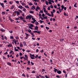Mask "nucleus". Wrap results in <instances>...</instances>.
<instances>
[{"instance_id": "1", "label": "nucleus", "mask_w": 78, "mask_h": 78, "mask_svg": "<svg viewBox=\"0 0 78 78\" xmlns=\"http://www.w3.org/2000/svg\"><path fill=\"white\" fill-rule=\"evenodd\" d=\"M26 19H29L30 20L31 19V17L30 16L27 15V17H26Z\"/></svg>"}, {"instance_id": "2", "label": "nucleus", "mask_w": 78, "mask_h": 78, "mask_svg": "<svg viewBox=\"0 0 78 78\" xmlns=\"http://www.w3.org/2000/svg\"><path fill=\"white\" fill-rule=\"evenodd\" d=\"M57 73L58 74H61V73H62V72L61 70H57Z\"/></svg>"}, {"instance_id": "3", "label": "nucleus", "mask_w": 78, "mask_h": 78, "mask_svg": "<svg viewBox=\"0 0 78 78\" xmlns=\"http://www.w3.org/2000/svg\"><path fill=\"white\" fill-rule=\"evenodd\" d=\"M7 64L8 66H12V65L11 64V63H10V62H8L7 63Z\"/></svg>"}, {"instance_id": "4", "label": "nucleus", "mask_w": 78, "mask_h": 78, "mask_svg": "<svg viewBox=\"0 0 78 78\" xmlns=\"http://www.w3.org/2000/svg\"><path fill=\"white\" fill-rule=\"evenodd\" d=\"M61 7L62 8V9H61V10L62 11H63V9H64V6L63 5H62L61 6Z\"/></svg>"}, {"instance_id": "5", "label": "nucleus", "mask_w": 78, "mask_h": 78, "mask_svg": "<svg viewBox=\"0 0 78 78\" xmlns=\"http://www.w3.org/2000/svg\"><path fill=\"white\" fill-rule=\"evenodd\" d=\"M35 29L34 30H37V31H38V26H36L35 27Z\"/></svg>"}, {"instance_id": "6", "label": "nucleus", "mask_w": 78, "mask_h": 78, "mask_svg": "<svg viewBox=\"0 0 78 78\" xmlns=\"http://www.w3.org/2000/svg\"><path fill=\"white\" fill-rule=\"evenodd\" d=\"M0 30L1 32H4V31H5V30L4 29H3V28L1 29Z\"/></svg>"}, {"instance_id": "7", "label": "nucleus", "mask_w": 78, "mask_h": 78, "mask_svg": "<svg viewBox=\"0 0 78 78\" xmlns=\"http://www.w3.org/2000/svg\"><path fill=\"white\" fill-rule=\"evenodd\" d=\"M23 44L24 45V46L25 45V46H27V44L26 41H24L23 42Z\"/></svg>"}, {"instance_id": "8", "label": "nucleus", "mask_w": 78, "mask_h": 78, "mask_svg": "<svg viewBox=\"0 0 78 78\" xmlns=\"http://www.w3.org/2000/svg\"><path fill=\"white\" fill-rule=\"evenodd\" d=\"M54 72H55V73H56V72H57L58 70V69H55V68H54Z\"/></svg>"}, {"instance_id": "9", "label": "nucleus", "mask_w": 78, "mask_h": 78, "mask_svg": "<svg viewBox=\"0 0 78 78\" xmlns=\"http://www.w3.org/2000/svg\"><path fill=\"white\" fill-rule=\"evenodd\" d=\"M8 46L9 48V47H12V44H8Z\"/></svg>"}, {"instance_id": "10", "label": "nucleus", "mask_w": 78, "mask_h": 78, "mask_svg": "<svg viewBox=\"0 0 78 78\" xmlns=\"http://www.w3.org/2000/svg\"><path fill=\"white\" fill-rule=\"evenodd\" d=\"M51 17H53L54 16V14H53V12H51Z\"/></svg>"}, {"instance_id": "11", "label": "nucleus", "mask_w": 78, "mask_h": 78, "mask_svg": "<svg viewBox=\"0 0 78 78\" xmlns=\"http://www.w3.org/2000/svg\"><path fill=\"white\" fill-rule=\"evenodd\" d=\"M76 5H77V3L76 2L74 5V6L75 8H77V6H76Z\"/></svg>"}, {"instance_id": "12", "label": "nucleus", "mask_w": 78, "mask_h": 78, "mask_svg": "<svg viewBox=\"0 0 78 78\" xmlns=\"http://www.w3.org/2000/svg\"><path fill=\"white\" fill-rule=\"evenodd\" d=\"M24 56L26 58V59H25V60H27V59H28V55H25Z\"/></svg>"}, {"instance_id": "13", "label": "nucleus", "mask_w": 78, "mask_h": 78, "mask_svg": "<svg viewBox=\"0 0 78 78\" xmlns=\"http://www.w3.org/2000/svg\"><path fill=\"white\" fill-rule=\"evenodd\" d=\"M21 4H22V6H24L25 5H26V4L23 3V2L22 3H21Z\"/></svg>"}, {"instance_id": "14", "label": "nucleus", "mask_w": 78, "mask_h": 78, "mask_svg": "<svg viewBox=\"0 0 78 78\" xmlns=\"http://www.w3.org/2000/svg\"><path fill=\"white\" fill-rule=\"evenodd\" d=\"M32 20H33L35 22L36 21V20H35V18H34L33 17H32Z\"/></svg>"}, {"instance_id": "15", "label": "nucleus", "mask_w": 78, "mask_h": 78, "mask_svg": "<svg viewBox=\"0 0 78 78\" xmlns=\"http://www.w3.org/2000/svg\"><path fill=\"white\" fill-rule=\"evenodd\" d=\"M26 31H27V32H29V33H31V32L32 31H31V30H26Z\"/></svg>"}, {"instance_id": "16", "label": "nucleus", "mask_w": 78, "mask_h": 78, "mask_svg": "<svg viewBox=\"0 0 78 78\" xmlns=\"http://www.w3.org/2000/svg\"><path fill=\"white\" fill-rule=\"evenodd\" d=\"M14 5H12V7L11 8V9H13V8H14Z\"/></svg>"}, {"instance_id": "17", "label": "nucleus", "mask_w": 78, "mask_h": 78, "mask_svg": "<svg viewBox=\"0 0 78 78\" xmlns=\"http://www.w3.org/2000/svg\"><path fill=\"white\" fill-rule=\"evenodd\" d=\"M2 15H5V12H2Z\"/></svg>"}, {"instance_id": "18", "label": "nucleus", "mask_w": 78, "mask_h": 78, "mask_svg": "<svg viewBox=\"0 0 78 78\" xmlns=\"http://www.w3.org/2000/svg\"><path fill=\"white\" fill-rule=\"evenodd\" d=\"M18 11H19L20 13H23V12L20 9H18Z\"/></svg>"}, {"instance_id": "19", "label": "nucleus", "mask_w": 78, "mask_h": 78, "mask_svg": "<svg viewBox=\"0 0 78 78\" xmlns=\"http://www.w3.org/2000/svg\"><path fill=\"white\" fill-rule=\"evenodd\" d=\"M9 4H10V5H12V3H13V2H12V1H10L9 2Z\"/></svg>"}, {"instance_id": "20", "label": "nucleus", "mask_w": 78, "mask_h": 78, "mask_svg": "<svg viewBox=\"0 0 78 78\" xmlns=\"http://www.w3.org/2000/svg\"><path fill=\"white\" fill-rule=\"evenodd\" d=\"M37 9L38 10H40L41 9V8L38 6L37 7Z\"/></svg>"}, {"instance_id": "21", "label": "nucleus", "mask_w": 78, "mask_h": 78, "mask_svg": "<svg viewBox=\"0 0 78 78\" xmlns=\"http://www.w3.org/2000/svg\"><path fill=\"white\" fill-rule=\"evenodd\" d=\"M48 2H52V3H54V1H53V0H49Z\"/></svg>"}, {"instance_id": "22", "label": "nucleus", "mask_w": 78, "mask_h": 78, "mask_svg": "<svg viewBox=\"0 0 78 78\" xmlns=\"http://www.w3.org/2000/svg\"><path fill=\"white\" fill-rule=\"evenodd\" d=\"M20 47H23V44H22V43L20 42Z\"/></svg>"}, {"instance_id": "23", "label": "nucleus", "mask_w": 78, "mask_h": 78, "mask_svg": "<svg viewBox=\"0 0 78 78\" xmlns=\"http://www.w3.org/2000/svg\"><path fill=\"white\" fill-rule=\"evenodd\" d=\"M3 5H4L3 3L0 2V5H1V6H2Z\"/></svg>"}, {"instance_id": "24", "label": "nucleus", "mask_w": 78, "mask_h": 78, "mask_svg": "<svg viewBox=\"0 0 78 78\" xmlns=\"http://www.w3.org/2000/svg\"><path fill=\"white\" fill-rule=\"evenodd\" d=\"M29 12L31 14H34V12L33 11H30Z\"/></svg>"}, {"instance_id": "25", "label": "nucleus", "mask_w": 78, "mask_h": 78, "mask_svg": "<svg viewBox=\"0 0 78 78\" xmlns=\"http://www.w3.org/2000/svg\"><path fill=\"white\" fill-rule=\"evenodd\" d=\"M30 57H31V56L33 57H34V55H31V54H30Z\"/></svg>"}, {"instance_id": "26", "label": "nucleus", "mask_w": 78, "mask_h": 78, "mask_svg": "<svg viewBox=\"0 0 78 78\" xmlns=\"http://www.w3.org/2000/svg\"><path fill=\"white\" fill-rule=\"evenodd\" d=\"M10 38L11 39H14V37H13V36H11L10 37Z\"/></svg>"}, {"instance_id": "27", "label": "nucleus", "mask_w": 78, "mask_h": 78, "mask_svg": "<svg viewBox=\"0 0 78 78\" xmlns=\"http://www.w3.org/2000/svg\"><path fill=\"white\" fill-rule=\"evenodd\" d=\"M16 3L18 4V5H20V4H19V1H16Z\"/></svg>"}, {"instance_id": "28", "label": "nucleus", "mask_w": 78, "mask_h": 78, "mask_svg": "<svg viewBox=\"0 0 78 78\" xmlns=\"http://www.w3.org/2000/svg\"><path fill=\"white\" fill-rule=\"evenodd\" d=\"M30 27H34V25H33V24H30Z\"/></svg>"}, {"instance_id": "29", "label": "nucleus", "mask_w": 78, "mask_h": 78, "mask_svg": "<svg viewBox=\"0 0 78 78\" xmlns=\"http://www.w3.org/2000/svg\"><path fill=\"white\" fill-rule=\"evenodd\" d=\"M56 77H57V78H61V77L60 76H59V75H57L56 76Z\"/></svg>"}, {"instance_id": "30", "label": "nucleus", "mask_w": 78, "mask_h": 78, "mask_svg": "<svg viewBox=\"0 0 78 78\" xmlns=\"http://www.w3.org/2000/svg\"><path fill=\"white\" fill-rule=\"evenodd\" d=\"M63 72L64 73H65V74H66V73H67V72H66V71H65V70H64L63 71Z\"/></svg>"}, {"instance_id": "31", "label": "nucleus", "mask_w": 78, "mask_h": 78, "mask_svg": "<svg viewBox=\"0 0 78 78\" xmlns=\"http://www.w3.org/2000/svg\"><path fill=\"white\" fill-rule=\"evenodd\" d=\"M22 76H24V77L26 76V75H25L24 73H23V74H22Z\"/></svg>"}, {"instance_id": "32", "label": "nucleus", "mask_w": 78, "mask_h": 78, "mask_svg": "<svg viewBox=\"0 0 78 78\" xmlns=\"http://www.w3.org/2000/svg\"><path fill=\"white\" fill-rule=\"evenodd\" d=\"M46 3L47 5H48V1H46Z\"/></svg>"}, {"instance_id": "33", "label": "nucleus", "mask_w": 78, "mask_h": 78, "mask_svg": "<svg viewBox=\"0 0 78 78\" xmlns=\"http://www.w3.org/2000/svg\"><path fill=\"white\" fill-rule=\"evenodd\" d=\"M25 34L26 35V37H27V36H29V34H27L26 33H25Z\"/></svg>"}, {"instance_id": "34", "label": "nucleus", "mask_w": 78, "mask_h": 78, "mask_svg": "<svg viewBox=\"0 0 78 78\" xmlns=\"http://www.w3.org/2000/svg\"><path fill=\"white\" fill-rule=\"evenodd\" d=\"M23 54L21 52L20 53V56H23Z\"/></svg>"}, {"instance_id": "35", "label": "nucleus", "mask_w": 78, "mask_h": 78, "mask_svg": "<svg viewBox=\"0 0 78 78\" xmlns=\"http://www.w3.org/2000/svg\"><path fill=\"white\" fill-rule=\"evenodd\" d=\"M20 19H21V20H23V17H22V16H20Z\"/></svg>"}, {"instance_id": "36", "label": "nucleus", "mask_w": 78, "mask_h": 78, "mask_svg": "<svg viewBox=\"0 0 78 78\" xmlns=\"http://www.w3.org/2000/svg\"><path fill=\"white\" fill-rule=\"evenodd\" d=\"M49 2H48L50 5H52V3L51 2V1H49Z\"/></svg>"}, {"instance_id": "37", "label": "nucleus", "mask_w": 78, "mask_h": 78, "mask_svg": "<svg viewBox=\"0 0 78 78\" xmlns=\"http://www.w3.org/2000/svg\"><path fill=\"white\" fill-rule=\"evenodd\" d=\"M51 7L50 8H52V9H53V6L52 5H50Z\"/></svg>"}, {"instance_id": "38", "label": "nucleus", "mask_w": 78, "mask_h": 78, "mask_svg": "<svg viewBox=\"0 0 78 78\" xmlns=\"http://www.w3.org/2000/svg\"><path fill=\"white\" fill-rule=\"evenodd\" d=\"M76 17L75 18V20H76L77 19H78V16H76Z\"/></svg>"}, {"instance_id": "39", "label": "nucleus", "mask_w": 78, "mask_h": 78, "mask_svg": "<svg viewBox=\"0 0 78 78\" xmlns=\"http://www.w3.org/2000/svg\"><path fill=\"white\" fill-rule=\"evenodd\" d=\"M16 13L17 14H18V15H20V12H19L17 11Z\"/></svg>"}, {"instance_id": "40", "label": "nucleus", "mask_w": 78, "mask_h": 78, "mask_svg": "<svg viewBox=\"0 0 78 78\" xmlns=\"http://www.w3.org/2000/svg\"><path fill=\"white\" fill-rule=\"evenodd\" d=\"M42 72H45V69H42Z\"/></svg>"}, {"instance_id": "41", "label": "nucleus", "mask_w": 78, "mask_h": 78, "mask_svg": "<svg viewBox=\"0 0 78 78\" xmlns=\"http://www.w3.org/2000/svg\"><path fill=\"white\" fill-rule=\"evenodd\" d=\"M25 14V13L22 14V16L23 17H25V14Z\"/></svg>"}, {"instance_id": "42", "label": "nucleus", "mask_w": 78, "mask_h": 78, "mask_svg": "<svg viewBox=\"0 0 78 78\" xmlns=\"http://www.w3.org/2000/svg\"><path fill=\"white\" fill-rule=\"evenodd\" d=\"M29 28H30L31 30H33V27H31V26H29Z\"/></svg>"}, {"instance_id": "43", "label": "nucleus", "mask_w": 78, "mask_h": 78, "mask_svg": "<svg viewBox=\"0 0 78 78\" xmlns=\"http://www.w3.org/2000/svg\"><path fill=\"white\" fill-rule=\"evenodd\" d=\"M15 37L16 39H19V38L17 36Z\"/></svg>"}, {"instance_id": "44", "label": "nucleus", "mask_w": 78, "mask_h": 78, "mask_svg": "<svg viewBox=\"0 0 78 78\" xmlns=\"http://www.w3.org/2000/svg\"><path fill=\"white\" fill-rule=\"evenodd\" d=\"M37 30H34V31H33V33H37Z\"/></svg>"}, {"instance_id": "45", "label": "nucleus", "mask_w": 78, "mask_h": 78, "mask_svg": "<svg viewBox=\"0 0 78 78\" xmlns=\"http://www.w3.org/2000/svg\"><path fill=\"white\" fill-rule=\"evenodd\" d=\"M15 51H19V50L17 49H16L15 50Z\"/></svg>"}, {"instance_id": "46", "label": "nucleus", "mask_w": 78, "mask_h": 78, "mask_svg": "<svg viewBox=\"0 0 78 78\" xmlns=\"http://www.w3.org/2000/svg\"><path fill=\"white\" fill-rule=\"evenodd\" d=\"M50 6H49V7L48 8V10H50Z\"/></svg>"}, {"instance_id": "47", "label": "nucleus", "mask_w": 78, "mask_h": 78, "mask_svg": "<svg viewBox=\"0 0 78 78\" xmlns=\"http://www.w3.org/2000/svg\"><path fill=\"white\" fill-rule=\"evenodd\" d=\"M27 62L28 63V65H30V61H29Z\"/></svg>"}, {"instance_id": "48", "label": "nucleus", "mask_w": 78, "mask_h": 78, "mask_svg": "<svg viewBox=\"0 0 78 78\" xmlns=\"http://www.w3.org/2000/svg\"><path fill=\"white\" fill-rule=\"evenodd\" d=\"M37 57H38V55H37L35 57V58H37Z\"/></svg>"}, {"instance_id": "49", "label": "nucleus", "mask_w": 78, "mask_h": 78, "mask_svg": "<svg viewBox=\"0 0 78 78\" xmlns=\"http://www.w3.org/2000/svg\"><path fill=\"white\" fill-rule=\"evenodd\" d=\"M41 31H37V33H38V34H41Z\"/></svg>"}, {"instance_id": "50", "label": "nucleus", "mask_w": 78, "mask_h": 78, "mask_svg": "<svg viewBox=\"0 0 78 78\" xmlns=\"http://www.w3.org/2000/svg\"><path fill=\"white\" fill-rule=\"evenodd\" d=\"M22 8H23V7L22 6H20V9H22Z\"/></svg>"}, {"instance_id": "51", "label": "nucleus", "mask_w": 78, "mask_h": 78, "mask_svg": "<svg viewBox=\"0 0 78 78\" xmlns=\"http://www.w3.org/2000/svg\"><path fill=\"white\" fill-rule=\"evenodd\" d=\"M63 9H64V10L66 11V10L67 9V7H64V8H63Z\"/></svg>"}, {"instance_id": "52", "label": "nucleus", "mask_w": 78, "mask_h": 78, "mask_svg": "<svg viewBox=\"0 0 78 78\" xmlns=\"http://www.w3.org/2000/svg\"><path fill=\"white\" fill-rule=\"evenodd\" d=\"M30 34H31V35H32V36H33L34 34V33H33V32H31L30 33Z\"/></svg>"}, {"instance_id": "53", "label": "nucleus", "mask_w": 78, "mask_h": 78, "mask_svg": "<svg viewBox=\"0 0 78 78\" xmlns=\"http://www.w3.org/2000/svg\"><path fill=\"white\" fill-rule=\"evenodd\" d=\"M32 8H34V9H35V6H34V5H33V6H32Z\"/></svg>"}, {"instance_id": "54", "label": "nucleus", "mask_w": 78, "mask_h": 78, "mask_svg": "<svg viewBox=\"0 0 78 78\" xmlns=\"http://www.w3.org/2000/svg\"><path fill=\"white\" fill-rule=\"evenodd\" d=\"M16 20H19V18H16Z\"/></svg>"}, {"instance_id": "55", "label": "nucleus", "mask_w": 78, "mask_h": 78, "mask_svg": "<svg viewBox=\"0 0 78 78\" xmlns=\"http://www.w3.org/2000/svg\"><path fill=\"white\" fill-rule=\"evenodd\" d=\"M26 76L27 77V78H29V75H28V74H27L26 75Z\"/></svg>"}, {"instance_id": "56", "label": "nucleus", "mask_w": 78, "mask_h": 78, "mask_svg": "<svg viewBox=\"0 0 78 78\" xmlns=\"http://www.w3.org/2000/svg\"><path fill=\"white\" fill-rule=\"evenodd\" d=\"M53 13H55V12H56V11H55V10L54 9L53 10Z\"/></svg>"}, {"instance_id": "57", "label": "nucleus", "mask_w": 78, "mask_h": 78, "mask_svg": "<svg viewBox=\"0 0 78 78\" xmlns=\"http://www.w3.org/2000/svg\"><path fill=\"white\" fill-rule=\"evenodd\" d=\"M44 55H45V56L46 57H47V54H45V53H44Z\"/></svg>"}, {"instance_id": "58", "label": "nucleus", "mask_w": 78, "mask_h": 78, "mask_svg": "<svg viewBox=\"0 0 78 78\" xmlns=\"http://www.w3.org/2000/svg\"><path fill=\"white\" fill-rule=\"evenodd\" d=\"M45 77L46 78H49V77L47 75H46L45 76Z\"/></svg>"}, {"instance_id": "59", "label": "nucleus", "mask_w": 78, "mask_h": 78, "mask_svg": "<svg viewBox=\"0 0 78 78\" xmlns=\"http://www.w3.org/2000/svg\"><path fill=\"white\" fill-rule=\"evenodd\" d=\"M40 22L41 23H42L43 22H44L43 21H40Z\"/></svg>"}, {"instance_id": "60", "label": "nucleus", "mask_w": 78, "mask_h": 78, "mask_svg": "<svg viewBox=\"0 0 78 78\" xmlns=\"http://www.w3.org/2000/svg\"><path fill=\"white\" fill-rule=\"evenodd\" d=\"M31 65H32V66H33L34 65V63H33V62H31Z\"/></svg>"}, {"instance_id": "61", "label": "nucleus", "mask_w": 78, "mask_h": 78, "mask_svg": "<svg viewBox=\"0 0 78 78\" xmlns=\"http://www.w3.org/2000/svg\"><path fill=\"white\" fill-rule=\"evenodd\" d=\"M46 28L48 30H49V27H46Z\"/></svg>"}, {"instance_id": "62", "label": "nucleus", "mask_w": 78, "mask_h": 78, "mask_svg": "<svg viewBox=\"0 0 78 78\" xmlns=\"http://www.w3.org/2000/svg\"><path fill=\"white\" fill-rule=\"evenodd\" d=\"M25 7H26V8H29V7L28 6L25 5Z\"/></svg>"}, {"instance_id": "63", "label": "nucleus", "mask_w": 78, "mask_h": 78, "mask_svg": "<svg viewBox=\"0 0 78 78\" xmlns=\"http://www.w3.org/2000/svg\"><path fill=\"white\" fill-rule=\"evenodd\" d=\"M35 22L32 21L31 22V23H34Z\"/></svg>"}, {"instance_id": "64", "label": "nucleus", "mask_w": 78, "mask_h": 78, "mask_svg": "<svg viewBox=\"0 0 78 78\" xmlns=\"http://www.w3.org/2000/svg\"><path fill=\"white\" fill-rule=\"evenodd\" d=\"M29 5H33V4H32V3H30L29 4Z\"/></svg>"}]
</instances>
